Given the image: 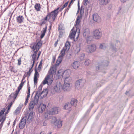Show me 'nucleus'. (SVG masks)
<instances>
[{"label": "nucleus", "instance_id": "nucleus-1", "mask_svg": "<svg viewBox=\"0 0 134 134\" xmlns=\"http://www.w3.org/2000/svg\"><path fill=\"white\" fill-rule=\"evenodd\" d=\"M42 45V43L40 42L39 41L37 44L34 43L32 46L31 47V48L34 51V54L31 55L33 65H34L36 61L37 53Z\"/></svg>", "mask_w": 134, "mask_h": 134}, {"label": "nucleus", "instance_id": "nucleus-2", "mask_svg": "<svg viewBox=\"0 0 134 134\" xmlns=\"http://www.w3.org/2000/svg\"><path fill=\"white\" fill-rule=\"evenodd\" d=\"M58 9L59 8H58L56 9L50 13H48L47 15L44 18V20L46 21L47 20H48L50 19L51 18L53 20V21H54L58 14Z\"/></svg>", "mask_w": 134, "mask_h": 134}, {"label": "nucleus", "instance_id": "nucleus-3", "mask_svg": "<svg viewBox=\"0 0 134 134\" xmlns=\"http://www.w3.org/2000/svg\"><path fill=\"white\" fill-rule=\"evenodd\" d=\"M70 72L69 70H66L64 71L62 70H59L58 71V77H60L62 76L63 78L70 77Z\"/></svg>", "mask_w": 134, "mask_h": 134}, {"label": "nucleus", "instance_id": "nucleus-4", "mask_svg": "<svg viewBox=\"0 0 134 134\" xmlns=\"http://www.w3.org/2000/svg\"><path fill=\"white\" fill-rule=\"evenodd\" d=\"M38 97L37 96H35L34 97L33 100H31L29 103V110H32L35 105H37L38 101Z\"/></svg>", "mask_w": 134, "mask_h": 134}, {"label": "nucleus", "instance_id": "nucleus-5", "mask_svg": "<svg viewBox=\"0 0 134 134\" xmlns=\"http://www.w3.org/2000/svg\"><path fill=\"white\" fill-rule=\"evenodd\" d=\"M62 86L60 82H57L54 84L53 87L54 91L57 92H60L62 90Z\"/></svg>", "mask_w": 134, "mask_h": 134}, {"label": "nucleus", "instance_id": "nucleus-6", "mask_svg": "<svg viewBox=\"0 0 134 134\" xmlns=\"http://www.w3.org/2000/svg\"><path fill=\"white\" fill-rule=\"evenodd\" d=\"M84 81L82 79H79L76 81L75 83V86L76 89L80 90L83 87Z\"/></svg>", "mask_w": 134, "mask_h": 134}, {"label": "nucleus", "instance_id": "nucleus-7", "mask_svg": "<svg viewBox=\"0 0 134 134\" xmlns=\"http://www.w3.org/2000/svg\"><path fill=\"white\" fill-rule=\"evenodd\" d=\"M52 123L58 128H60L62 126L61 121L57 120L55 117H52Z\"/></svg>", "mask_w": 134, "mask_h": 134}, {"label": "nucleus", "instance_id": "nucleus-8", "mask_svg": "<svg viewBox=\"0 0 134 134\" xmlns=\"http://www.w3.org/2000/svg\"><path fill=\"white\" fill-rule=\"evenodd\" d=\"M93 35L95 38L98 39L100 38L102 36V32L100 29H97L93 32Z\"/></svg>", "mask_w": 134, "mask_h": 134}, {"label": "nucleus", "instance_id": "nucleus-9", "mask_svg": "<svg viewBox=\"0 0 134 134\" xmlns=\"http://www.w3.org/2000/svg\"><path fill=\"white\" fill-rule=\"evenodd\" d=\"M50 76L49 75H47L43 81L42 83L44 85L47 83L48 85L49 84H51L52 82L53 78H50Z\"/></svg>", "mask_w": 134, "mask_h": 134}, {"label": "nucleus", "instance_id": "nucleus-10", "mask_svg": "<svg viewBox=\"0 0 134 134\" xmlns=\"http://www.w3.org/2000/svg\"><path fill=\"white\" fill-rule=\"evenodd\" d=\"M82 18V17L81 15L78 16L77 18L76 21V24L75 25V26L76 27V32H77L78 34L77 37L79 36L80 31L79 29H77V27L78 26L80 22L81 21Z\"/></svg>", "mask_w": 134, "mask_h": 134}, {"label": "nucleus", "instance_id": "nucleus-11", "mask_svg": "<svg viewBox=\"0 0 134 134\" xmlns=\"http://www.w3.org/2000/svg\"><path fill=\"white\" fill-rule=\"evenodd\" d=\"M66 51H66V50L64 48H63L62 49L60 53L59 54V55L58 57V59L57 61V63L58 62V64L61 63L63 57L65 55Z\"/></svg>", "mask_w": 134, "mask_h": 134}, {"label": "nucleus", "instance_id": "nucleus-12", "mask_svg": "<svg viewBox=\"0 0 134 134\" xmlns=\"http://www.w3.org/2000/svg\"><path fill=\"white\" fill-rule=\"evenodd\" d=\"M96 49V47L95 45L92 44L88 46L86 48V51L88 53H91L94 51Z\"/></svg>", "mask_w": 134, "mask_h": 134}, {"label": "nucleus", "instance_id": "nucleus-13", "mask_svg": "<svg viewBox=\"0 0 134 134\" xmlns=\"http://www.w3.org/2000/svg\"><path fill=\"white\" fill-rule=\"evenodd\" d=\"M60 109L58 107H54L49 111V114L53 115L58 114L60 111Z\"/></svg>", "mask_w": 134, "mask_h": 134}, {"label": "nucleus", "instance_id": "nucleus-14", "mask_svg": "<svg viewBox=\"0 0 134 134\" xmlns=\"http://www.w3.org/2000/svg\"><path fill=\"white\" fill-rule=\"evenodd\" d=\"M26 116H24L21 120L19 125V127L20 129H23L26 124Z\"/></svg>", "mask_w": 134, "mask_h": 134}, {"label": "nucleus", "instance_id": "nucleus-15", "mask_svg": "<svg viewBox=\"0 0 134 134\" xmlns=\"http://www.w3.org/2000/svg\"><path fill=\"white\" fill-rule=\"evenodd\" d=\"M62 90L65 91H69L70 89V83H67L64 82L63 86H62Z\"/></svg>", "mask_w": 134, "mask_h": 134}, {"label": "nucleus", "instance_id": "nucleus-16", "mask_svg": "<svg viewBox=\"0 0 134 134\" xmlns=\"http://www.w3.org/2000/svg\"><path fill=\"white\" fill-rule=\"evenodd\" d=\"M42 86L41 85L39 86L38 88V90L36 92V94L35 96H37L39 98V97L41 96H42V94H43L44 92L43 91L42 92H41V91L42 90Z\"/></svg>", "mask_w": 134, "mask_h": 134}, {"label": "nucleus", "instance_id": "nucleus-17", "mask_svg": "<svg viewBox=\"0 0 134 134\" xmlns=\"http://www.w3.org/2000/svg\"><path fill=\"white\" fill-rule=\"evenodd\" d=\"M35 73L34 77V82L35 85L37 83V78L39 77V74L36 69L35 70Z\"/></svg>", "mask_w": 134, "mask_h": 134}, {"label": "nucleus", "instance_id": "nucleus-18", "mask_svg": "<svg viewBox=\"0 0 134 134\" xmlns=\"http://www.w3.org/2000/svg\"><path fill=\"white\" fill-rule=\"evenodd\" d=\"M93 18L94 21L97 22H99L100 21V17L96 13L93 15Z\"/></svg>", "mask_w": 134, "mask_h": 134}, {"label": "nucleus", "instance_id": "nucleus-19", "mask_svg": "<svg viewBox=\"0 0 134 134\" xmlns=\"http://www.w3.org/2000/svg\"><path fill=\"white\" fill-rule=\"evenodd\" d=\"M23 86V85L20 84V85H19V86L18 87V89L17 90H16L15 93H14V99H16V98L17 97L18 94L19 93L20 91L22 88Z\"/></svg>", "mask_w": 134, "mask_h": 134}, {"label": "nucleus", "instance_id": "nucleus-20", "mask_svg": "<svg viewBox=\"0 0 134 134\" xmlns=\"http://www.w3.org/2000/svg\"><path fill=\"white\" fill-rule=\"evenodd\" d=\"M104 63L105 64H105H104V63L103 64H101L98 65L97 66V67H96V68L97 70H99L101 69L102 68L105 66H107L108 65L109 62L108 61H105Z\"/></svg>", "mask_w": 134, "mask_h": 134}, {"label": "nucleus", "instance_id": "nucleus-21", "mask_svg": "<svg viewBox=\"0 0 134 134\" xmlns=\"http://www.w3.org/2000/svg\"><path fill=\"white\" fill-rule=\"evenodd\" d=\"M46 108V106L44 104H41L38 108V111L39 113H42Z\"/></svg>", "mask_w": 134, "mask_h": 134}, {"label": "nucleus", "instance_id": "nucleus-22", "mask_svg": "<svg viewBox=\"0 0 134 134\" xmlns=\"http://www.w3.org/2000/svg\"><path fill=\"white\" fill-rule=\"evenodd\" d=\"M24 18L22 16L19 15L16 18L17 22L19 24H20L23 22Z\"/></svg>", "mask_w": 134, "mask_h": 134}, {"label": "nucleus", "instance_id": "nucleus-23", "mask_svg": "<svg viewBox=\"0 0 134 134\" xmlns=\"http://www.w3.org/2000/svg\"><path fill=\"white\" fill-rule=\"evenodd\" d=\"M80 65L79 62L77 61L74 62L72 64V66L74 69H77Z\"/></svg>", "mask_w": 134, "mask_h": 134}, {"label": "nucleus", "instance_id": "nucleus-24", "mask_svg": "<svg viewBox=\"0 0 134 134\" xmlns=\"http://www.w3.org/2000/svg\"><path fill=\"white\" fill-rule=\"evenodd\" d=\"M74 28L73 27L71 31V33L69 35L70 38L71 39H72L74 38L75 36L76 33V32L74 30Z\"/></svg>", "mask_w": 134, "mask_h": 134}, {"label": "nucleus", "instance_id": "nucleus-25", "mask_svg": "<svg viewBox=\"0 0 134 134\" xmlns=\"http://www.w3.org/2000/svg\"><path fill=\"white\" fill-rule=\"evenodd\" d=\"M23 104H20L19 106V107H18L14 111V113L16 115L19 113L21 109V108L23 107Z\"/></svg>", "mask_w": 134, "mask_h": 134}, {"label": "nucleus", "instance_id": "nucleus-26", "mask_svg": "<svg viewBox=\"0 0 134 134\" xmlns=\"http://www.w3.org/2000/svg\"><path fill=\"white\" fill-rule=\"evenodd\" d=\"M33 113L34 112L33 111H31L29 114L27 119V122L28 123H30L31 121Z\"/></svg>", "mask_w": 134, "mask_h": 134}, {"label": "nucleus", "instance_id": "nucleus-27", "mask_svg": "<svg viewBox=\"0 0 134 134\" xmlns=\"http://www.w3.org/2000/svg\"><path fill=\"white\" fill-rule=\"evenodd\" d=\"M71 104L69 103H67L65 104L64 107V109L65 110H68L69 111L71 110Z\"/></svg>", "mask_w": 134, "mask_h": 134}, {"label": "nucleus", "instance_id": "nucleus-28", "mask_svg": "<svg viewBox=\"0 0 134 134\" xmlns=\"http://www.w3.org/2000/svg\"><path fill=\"white\" fill-rule=\"evenodd\" d=\"M34 8L37 11H40L41 8L40 4L38 3L35 4L34 6Z\"/></svg>", "mask_w": 134, "mask_h": 134}, {"label": "nucleus", "instance_id": "nucleus-29", "mask_svg": "<svg viewBox=\"0 0 134 134\" xmlns=\"http://www.w3.org/2000/svg\"><path fill=\"white\" fill-rule=\"evenodd\" d=\"M70 43L69 42H67L65 43V46L63 48L66 49V51H68L70 49Z\"/></svg>", "mask_w": 134, "mask_h": 134}, {"label": "nucleus", "instance_id": "nucleus-30", "mask_svg": "<svg viewBox=\"0 0 134 134\" xmlns=\"http://www.w3.org/2000/svg\"><path fill=\"white\" fill-rule=\"evenodd\" d=\"M47 29V25H46L45 27L44 28H43V30L42 31V32L41 34V36H40V38L42 39L44 36L46 32Z\"/></svg>", "mask_w": 134, "mask_h": 134}, {"label": "nucleus", "instance_id": "nucleus-31", "mask_svg": "<svg viewBox=\"0 0 134 134\" xmlns=\"http://www.w3.org/2000/svg\"><path fill=\"white\" fill-rule=\"evenodd\" d=\"M65 79L64 81V82L66 83H70L72 80V78L70 77H66L64 78Z\"/></svg>", "mask_w": 134, "mask_h": 134}, {"label": "nucleus", "instance_id": "nucleus-32", "mask_svg": "<svg viewBox=\"0 0 134 134\" xmlns=\"http://www.w3.org/2000/svg\"><path fill=\"white\" fill-rule=\"evenodd\" d=\"M77 103V100L75 99H72L71 100L70 104L71 105H73L74 106H76Z\"/></svg>", "mask_w": 134, "mask_h": 134}, {"label": "nucleus", "instance_id": "nucleus-33", "mask_svg": "<svg viewBox=\"0 0 134 134\" xmlns=\"http://www.w3.org/2000/svg\"><path fill=\"white\" fill-rule=\"evenodd\" d=\"M90 31L89 29H86L83 33V35L84 36H88L90 34Z\"/></svg>", "mask_w": 134, "mask_h": 134}, {"label": "nucleus", "instance_id": "nucleus-34", "mask_svg": "<svg viewBox=\"0 0 134 134\" xmlns=\"http://www.w3.org/2000/svg\"><path fill=\"white\" fill-rule=\"evenodd\" d=\"M107 46V45L106 44L103 43L100 44L99 48L101 49H106Z\"/></svg>", "mask_w": 134, "mask_h": 134}, {"label": "nucleus", "instance_id": "nucleus-35", "mask_svg": "<svg viewBox=\"0 0 134 134\" xmlns=\"http://www.w3.org/2000/svg\"><path fill=\"white\" fill-rule=\"evenodd\" d=\"M109 0H100V3L103 5L107 4L109 2Z\"/></svg>", "mask_w": 134, "mask_h": 134}, {"label": "nucleus", "instance_id": "nucleus-36", "mask_svg": "<svg viewBox=\"0 0 134 134\" xmlns=\"http://www.w3.org/2000/svg\"><path fill=\"white\" fill-rule=\"evenodd\" d=\"M56 69L54 66H52L50 69V72L51 74H53L56 72Z\"/></svg>", "mask_w": 134, "mask_h": 134}, {"label": "nucleus", "instance_id": "nucleus-37", "mask_svg": "<svg viewBox=\"0 0 134 134\" xmlns=\"http://www.w3.org/2000/svg\"><path fill=\"white\" fill-rule=\"evenodd\" d=\"M90 60L89 59H87L85 61V64L86 66H87L90 64Z\"/></svg>", "mask_w": 134, "mask_h": 134}, {"label": "nucleus", "instance_id": "nucleus-38", "mask_svg": "<svg viewBox=\"0 0 134 134\" xmlns=\"http://www.w3.org/2000/svg\"><path fill=\"white\" fill-rule=\"evenodd\" d=\"M6 119V117L3 116L0 117V122H4Z\"/></svg>", "mask_w": 134, "mask_h": 134}, {"label": "nucleus", "instance_id": "nucleus-39", "mask_svg": "<svg viewBox=\"0 0 134 134\" xmlns=\"http://www.w3.org/2000/svg\"><path fill=\"white\" fill-rule=\"evenodd\" d=\"M68 1L64 5H63L62 6V8H61L60 9V11L62 10L64 8H65L67 6V5H68Z\"/></svg>", "mask_w": 134, "mask_h": 134}, {"label": "nucleus", "instance_id": "nucleus-40", "mask_svg": "<svg viewBox=\"0 0 134 134\" xmlns=\"http://www.w3.org/2000/svg\"><path fill=\"white\" fill-rule=\"evenodd\" d=\"M10 70L12 72H14V73L16 72L17 71V70L15 69L12 66L10 67Z\"/></svg>", "mask_w": 134, "mask_h": 134}, {"label": "nucleus", "instance_id": "nucleus-41", "mask_svg": "<svg viewBox=\"0 0 134 134\" xmlns=\"http://www.w3.org/2000/svg\"><path fill=\"white\" fill-rule=\"evenodd\" d=\"M30 87H28V91L27 93V98H29L30 96Z\"/></svg>", "mask_w": 134, "mask_h": 134}, {"label": "nucleus", "instance_id": "nucleus-42", "mask_svg": "<svg viewBox=\"0 0 134 134\" xmlns=\"http://www.w3.org/2000/svg\"><path fill=\"white\" fill-rule=\"evenodd\" d=\"M84 12L83 11V8L82 6H81V9L80 10V14L79 15H81L82 17V14H83Z\"/></svg>", "mask_w": 134, "mask_h": 134}, {"label": "nucleus", "instance_id": "nucleus-43", "mask_svg": "<svg viewBox=\"0 0 134 134\" xmlns=\"http://www.w3.org/2000/svg\"><path fill=\"white\" fill-rule=\"evenodd\" d=\"M5 111V109H4L1 110V111H0V117L2 116H1L4 114Z\"/></svg>", "mask_w": 134, "mask_h": 134}, {"label": "nucleus", "instance_id": "nucleus-44", "mask_svg": "<svg viewBox=\"0 0 134 134\" xmlns=\"http://www.w3.org/2000/svg\"><path fill=\"white\" fill-rule=\"evenodd\" d=\"M85 57V54H82L81 55V56L80 57V59L81 60H83L84 59Z\"/></svg>", "mask_w": 134, "mask_h": 134}, {"label": "nucleus", "instance_id": "nucleus-45", "mask_svg": "<svg viewBox=\"0 0 134 134\" xmlns=\"http://www.w3.org/2000/svg\"><path fill=\"white\" fill-rule=\"evenodd\" d=\"M49 114L47 113L45 114V118L46 119H49L50 116H49Z\"/></svg>", "mask_w": 134, "mask_h": 134}, {"label": "nucleus", "instance_id": "nucleus-46", "mask_svg": "<svg viewBox=\"0 0 134 134\" xmlns=\"http://www.w3.org/2000/svg\"><path fill=\"white\" fill-rule=\"evenodd\" d=\"M111 48L112 49H113L115 51H116L117 50V49L116 48H115V46L114 45H113L111 43Z\"/></svg>", "mask_w": 134, "mask_h": 134}, {"label": "nucleus", "instance_id": "nucleus-47", "mask_svg": "<svg viewBox=\"0 0 134 134\" xmlns=\"http://www.w3.org/2000/svg\"><path fill=\"white\" fill-rule=\"evenodd\" d=\"M80 50V47H77L75 50V52L76 53H78Z\"/></svg>", "mask_w": 134, "mask_h": 134}, {"label": "nucleus", "instance_id": "nucleus-48", "mask_svg": "<svg viewBox=\"0 0 134 134\" xmlns=\"http://www.w3.org/2000/svg\"><path fill=\"white\" fill-rule=\"evenodd\" d=\"M18 65H20L21 64V58H19L18 60Z\"/></svg>", "mask_w": 134, "mask_h": 134}, {"label": "nucleus", "instance_id": "nucleus-49", "mask_svg": "<svg viewBox=\"0 0 134 134\" xmlns=\"http://www.w3.org/2000/svg\"><path fill=\"white\" fill-rule=\"evenodd\" d=\"M88 0H83V5H84L86 6L87 5L88 3Z\"/></svg>", "mask_w": 134, "mask_h": 134}, {"label": "nucleus", "instance_id": "nucleus-50", "mask_svg": "<svg viewBox=\"0 0 134 134\" xmlns=\"http://www.w3.org/2000/svg\"><path fill=\"white\" fill-rule=\"evenodd\" d=\"M60 41V39H58L57 40V41L55 42L54 44V46L55 47H56L57 44L58 43V42L59 41Z\"/></svg>", "mask_w": 134, "mask_h": 134}, {"label": "nucleus", "instance_id": "nucleus-51", "mask_svg": "<svg viewBox=\"0 0 134 134\" xmlns=\"http://www.w3.org/2000/svg\"><path fill=\"white\" fill-rule=\"evenodd\" d=\"M29 100V98H26V100L24 103V104L25 105H27V103L28 102Z\"/></svg>", "mask_w": 134, "mask_h": 134}, {"label": "nucleus", "instance_id": "nucleus-52", "mask_svg": "<svg viewBox=\"0 0 134 134\" xmlns=\"http://www.w3.org/2000/svg\"><path fill=\"white\" fill-rule=\"evenodd\" d=\"M63 32H62V30H61V31L60 32L59 34V37H61L62 36V35L63 34Z\"/></svg>", "mask_w": 134, "mask_h": 134}, {"label": "nucleus", "instance_id": "nucleus-53", "mask_svg": "<svg viewBox=\"0 0 134 134\" xmlns=\"http://www.w3.org/2000/svg\"><path fill=\"white\" fill-rule=\"evenodd\" d=\"M42 66V64H39L38 65V69L39 70H40L41 69V67Z\"/></svg>", "mask_w": 134, "mask_h": 134}, {"label": "nucleus", "instance_id": "nucleus-54", "mask_svg": "<svg viewBox=\"0 0 134 134\" xmlns=\"http://www.w3.org/2000/svg\"><path fill=\"white\" fill-rule=\"evenodd\" d=\"M112 7V4H109L108 6V9H111Z\"/></svg>", "mask_w": 134, "mask_h": 134}, {"label": "nucleus", "instance_id": "nucleus-55", "mask_svg": "<svg viewBox=\"0 0 134 134\" xmlns=\"http://www.w3.org/2000/svg\"><path fill=\"white\" fill-rule=\"evenodd\" d=\"M77 6H78V10L77 11V13H78L79 12V10H80V5H79V2H78V3Z\"/></svg>", "mask_w": 134, "mask_h": 134}, {"label": "nucleus", "instance_id": "nucleus-56", "mask_svg": "<svg viewBox=\"0 0 134 134\" xmlns=\"http://www.w3.org/2000/svg\"><path fill=\"white\" fill-rule=\"evenodd\" d=\"M26 81H23L22 80L21 81V82L20 83V84L24 85V84L25 83V82Z\"/></svg>", "mask_w": 134, "mask_h": 134}, {"label": "nucleus", "instance_id": "nucleus-57", "mask_svg": "<svg viewBox=\"0 0 134 134\" xmlns=\"http://www.w3.org/2000/svg\"><path fill=\"white\" fill-rule=\"evenodd\" d=\"M30 71L29 70L27 72V74L29 75V76L31 74V72H30Z\"/></svg>", "mask_w": 134, "mask_h": 134}, {"label": "nucleus", "instance_id": "nucleus-58", "mask_svg": "<svg viewBox=\"0 0 134 134\" xmlns=\"http://www.w3.org/2000/svg\"><path fill=\"white\" fill-rule=\"evenodd\" d=\"M129 0H120L121 2L123 3H124L128 1Z\"/></svg>", "mask_w": 134, "mask_h": 134}, {"label": "nucleus", "instance_id": "nucleus-59", "mask_svg": "<svg viewBox=\"0 0 134 134\" xmlns=\"http://www.w3.org/2000/svg\"><path fill=\"white\" fill-rule=\"evenodd\" d=\"M47 122L46 121H45L43 124V126H46L47 124Z\"/></svg>", "mask_w": 134, "mask_h": 134}, {"label": "nucleus", "instance_id": "nucleus-60", "mask_svg": "<svg viewBox=\"0 0 134 134\" xmlns=\"http://www.w3.org/2000/svg\"><path fill=\"white\" fill-rule=\"evenodd\" d=\"M69 9V8H67L66 9H65V12L64 13V14H65L66 12H68Z\"/></svg>", "mask_w": 134, "mask_h": 134}, {"label": "nucleus", "instance_id": "nucleus-61", "mask_svg": "<svg viewBox=\"0 0 134 134\" xmlns=\"http://www.w3.org/2000/svg\"><path fill=\"white\" fill-rule=\"evenodd\" d=\"M96 85L97 87H100L101 86V85L99 83H97Z\"/></svg>", "mask_w": 134, "mask_h": 134}, {"label": "nucleus", "instance_id": "nucleus-62", "mask_svg": "<svg viewBox=\"0 0 134 134\" xmlns=\"http://www.w3.org/2000/svg\"><path fill=\"white\" fill-rule=\"evenodd\" d=\"M34 65H33V64H32V66H31V67H30V69H29V70H30V71H31V69H32V68H33V66H34Z\"/></svg>", "mask_w": 134, "mask_h": 134}, {"label": "nucleus", "instance_id": "nucleus-63", "mask_svg": "<svg viewBox=\"0 0 134 134\" xmlns=\"http://www.w3.org/2000/svg\"><path fill=\"white\" fill-rule=\"evenodd\" d=\"M41 51H39V52H38V56H40V55L41 54Z\"/></svg>", "mask_w": 134, "mask_h": 134}, {"label": "nucleus", "instance_id": "nucleus-64", "mask_svg": "<svg viewBox=\"0 0 134 134\" xmlns=\"http://www.w3.org/2000/svg\"><path fill=\"white\" fill-rule=\"evenodd\" d=\"M12 104H13V103H12V102H11L9 103V104L8 105H9V106H10L11 107V106H12Z\"/></svg>", "mask_w": 134, "mask_h": 134}]
</instances>
